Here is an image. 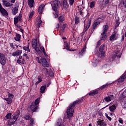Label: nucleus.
<instances>
[{"label": "nucleus", "mask_w": 126, "mask_h": 126, "mask_svg": "<svg viewBox=\"0 0 126 126\" xmlns=\"http://www.w3.org/2000/svg\"><path fill=\"white\" fill-rule=\"evenodd\" d=\"M82 102V99H79L75 101H74L73 103H71L66 110V114H67V118H68L69 120H70V118H71L72 116H73V113H74V109L73 108L75 106L76 104H78V103H81Z\"/></svg>", "instance_id": "1"}, {"label": "nucleus", "mask_w": 126, "mask_h": 126, "mask_svg": "<svg viewBox=\"0 0 126 126\" xmlns=\"http://www.w3.org/2000/svg\"><path fill=\"white\" fill-rule=\"evenodd\" d=\"M50 3L52 7L53 10H54L55 12L57 11V10H58V8L61 6V2L58 0L51 1L50 2Z\"/></svg>", "instance_id": "2"}, {"label": "nucleus", "mask_w": 126, "mask_h": 126, "mask_svg": "<svg viewBox=\"0 0 126 126\" xmlns=\"http://www.w3.org/2000/svg\"><path fill=\"white\" fill-rule=\"evenodd\" d=\"M40 103V98H37L35 100V102H32L30 107L32 111V112H36L37 110H38V106L37 105Z\"/></svg>", "instance_id": "3"}, {"label": "nucleus", "mask_w": 126, "mask_h": 126, "mask_svg": "<svg viewBox=\"0 0 126 126\" xmlns=\"http://www.w3.org/2000/svg\"><path fill=\"white\" fill-rule=\"evenodd\" d=\"M17 119H18V115L14 114L13 117L10 118L8 121V126H10L14 125V123L17 121Z\"/></svg>", "instance_id": "4"}, {"label": "nucleus", "mask_w": 126, "mask_h": 126, "mask_svg": "<svg viewBox=\"0 0 126 126\" xmlns=\"http://www.w3.org/2000/svg\"><path fill=\"white\" fill-rule=\"evenodd\" d=\"M0 63L1 65H5L6 63V59H5V55L3 53H0Z\"/></svg>", "instance_id": "5"}, {"label": "nucleus", "mask_w": 126, "mask_h": 126, "mask_svg": "<svg viewBox=\"0 0 126 126\" xmlns=\"http://www.w3.org/2000/svg\"><path fill=\"white\" fill-rule=\"evenodd\" d=\"M113 99H114V95L111 94L108 96L105 97L104 98L103 101H105L107 103H109V102H111Z\"/></svg>", "instance_id": "6"}, {"label": "nucleus", "mask_w": 126, "mask_h": 126, "mask_svg": "<svg viewBox=\"0 0 126 126\" xmlns=\"http://www.w3.org/2000/svg\"><path fill=\"white\" fill-rule=\"evenodd\" d=\"M105 44H102L99 48V52L101 55V57H105Z\"/></svg>", "instance_id": "7"}, {"label": "nucleus", "mask_w": 126, "mask_h": 126, "mask_svg": "<svg viewBox=\"0 0 126 126\" xmlns=\"http://www.w3.org/2000/svg\"><path fill=\"white\" fill-rule=\"evenodd\" d=\"M41 63L44 67H49L50 65L49 63L47 62V60L44 58L41 59Z\"/></svg>", "instance_id": "8"}, {"label": "nucleus", "mask_w": 126, "mask_h": 126, "mask_svg": "<svg viewBox=\"0 0 126 126\" xmlns=\"http://www.w3.org/2000/svg\"><path fill=\"white\" fill-rule=\"evenodd\" d=\"M32 82H33V83H35V85L36 86H37V85H38L39 83H40V82H42V79H41V78L38 77V78H35L34 79L32 80Z\"/></svg>", "instance_id": "9"}, {"label": "nucleus", "mask_w": 126, "mask_h": 126, "mask_svg": "<svg viewBox=\"0 0 126 126\" xmlns=\"http://www.w3.org/2000/svg\"><path fill=\"white\" fill-rule=\"evenodd\" d=\"M44 7H45V5H44V4H41L40 5H39L38 9V13L39 14H42V13H43V12L44 11Z\"/></svg>", "instance_id": "10"}, {"label": "nucleus", "mask_w": 126, "mask_h": 126, "mask_svg": "<svg viewBox=\"0 0 126 126\" xmlns=\"http://www.w3.org/2000/svg\"><path fill=\"white\" fill-rule=\"evenodd\" d=\"M22 54V50H17V51H15L12 53L13 57H19Z\"/></svg>", "instance_id": "11"}, {"label": "nucleus", "mask_w": 126, "mask_h": 126, "mask_svg": "<svg viewBox=\"0 0 126 126\" xmlns=\"http://www.w3.org/2000/svg\"><path fill=\"white\" fill-rule=\"evenodd\" d=\"M91 25V20L89 19L88 21L87 22V24H85L84 26V30H85V31H87V30L89 29V28L90 27Z\"/></svg>", "instance_id": "12"}, {"label": "nucleus", "mask_w": 126, "mask_h": 126, "mask_svg": "<svg viewBox=\"0 0 126 126\" xmlns=\"http://www.w3.org/2000/svg\"><path fill=\"white\" fill-rule=\"evenodd\" d=\"M63 8H64V9H67V8H68V6H69V5L68 4V3L67 2V0H63Z\"/></svg>", "instance_id": "13"}, {"label": "nucleus", "mask_w": 126, "mask_h": 126, "mask_svg": "<svg viewBox=\"0 0 126 126\" xmlns=\"http://www.w3.org/2000/svg\"><path fill=\"white\" fill-rule=\"evenodd\" d=\"M0 12L1 13L3 16H7L8 15V13H7V11L5 10V9L2 8V9H0Z\"/></svg>", "instance_id": "14"}, {"label": "nucleus", "mask_w": 126, "mask_h": 126, "mask_svg": "<svg viewBox=\"0 0 126 126\" xmlns=\"http://www.w3.org/2000/svg\"><path fill=\"white\" fill-rule=\"evenodd\" d=\"M2 4L6 7H10V6H12V5H13V4L10 3L9 2L5 0H3Z\"/></svg>", "instance_id": "15"}, {"label": "nucleus", "mask_w": 126, "mask_h": 126, "mask_svg": "<svg viewBox=\"0 0 126 126\" xmlns=\"http://www.w3.org/2000/svg\"><path fill=\"white\" fill-rule=\"evenodd\" d=\"M86 53V43H85L83 48L81 50V52H79V55L83 56V55H84V54H85Z\"/></svg>", "instance_id": "16"}, {"label": "nucleus", "mask_w": 126, "mask_h": 126, "mask_svg": "<svg viewBox=\"0 0 126 126\" xmlns=\"http://www.w3.org/2000/svg\"><path fill=\"white\" fill-rule=\"evenodd\" d=\"M108 29H109V26H108V25H103L102 27V32L103 34H105V33H107V32H108Z\"/></svg>", "instance_id": "17"}, {"label": "nucleus", "mask_w": 126, "mask_h": 126, "mask_svg": "<svg viewBox=\"0 0 126 126\" xmlns=\"http://www.w3.org/2000/svg\"><path fill=\"white\" fill-rule=\"evenodd\" d=\"M97 124L100 126H107V124L106 123V122L101 120H99L97 121Z\"/></svg>", "instance_id": "18"}, {"label": "nucleus", "mask_w": 126, "mask_h": 126, "mask_svg": "<svg viewBox=\"0 0 126 126\" xmlns=\"http://www.w3.org/2000/svg\"><path fill=\"white\" fill-rule=\"evenodd\" d=\"M32 48H36L38 46V44H37V39H33L32 41Z\"/></svg>", "instance_id": "19"}, {"label": "nucleus", "mask_w": 126, "mask_h": 126, "mask_svg": "<svg viewBox=\"0 0 126 126\" xmlns=\"http://www.w3.org/2000/svg\"><path fill=\"white\" fill-rule=\"evenodd\" d=\"M34 0H28V5L31 8H32L34 6Z\"/></svg>", "instance_id": "20"}, {"label": "nucleus", "mask_w": 126, "mask_h": 126, "mask_svg": "<svg viewBox=\"0 0 126 126\" xmlns=\"http://www.w3.org/2000/svg\"><path fill=\"white\" fill-rule=\"evenodd\" d=\"M41 24H42V20H41V18H39L36 21V26L37 28H40V27H41Z\"/></svg>", "instance_id": "21"}, {"label": "nucleus", "mask_w": 126, "mask_h": 126, "mask_svg": "<svg viewBox=\"0 0 126 126\" xmlns=\"http://www.w3.org/2000/svg\"><path fill=\"white\" fill-rule=\"evenodd\" d=\"M62 122L63 120L62 119H58L55 124V126H63V125L62 124Z\"/></svg>", "instance_id": "22"}, {"label": "nucleus", "mask_w": 126, "mask_h": 126, "mask_svg": "<svg viewBox=\"0 0 126 126\" xmlns=\"http://www.w3.org/2000/svg\"><path fill=\"white\" fill-rule=\"evenodd\" d=\"M115 40H117V36H116V33L114 32L110 37V40L115 41Z\"/></svg>", "instance_id": "23"}, {"label": "nucleus", "mask_w": 126, "mask_h": 126, "mask_svg": "<svg viewBox=\"0 0 126 126\" xmlns=\"http://www.w3.org/2000/svg\"><path fill=\"white\" fill-rule=\"evenodd\" d=\"M115 55L117 57L118 59H120L122 56V52H120V51L118 50L115 52Z\"/></svg>", "instance_id": "24"}, {"label": "nucleus", "mask_w": 126, "mask_h": 126, "mask_svg": "<svg viewBox=\"0 0 126 126\" xmlns=\"http://www.w3.org/2000/svg\"><path fill=\"white\" fill-rule=\"evenodd\" d=\"M64 49H66L67 51L71 52V50L69 49V45H68V43H67V42H64Z\"/></svg>", "instance_id": "25"}, {"label": "nucleus", "mask_w": 126, "mask_h": 126, "mask_svg": "<svg viewBox=\"0 0 126 126\" xmlns=\"http://www.w3.org/2000/svg\"><path fill=\"white\" fill-rule=\"evenodd\" d=\"M18 12V8L16 7L12 9V13L13 15H15Z\"/></svg>", "instance_id": "26"}, {"label": "nucleus", "mask_w": 126, "mask_h": 126, "mask_svg": "<svg viewBox=\"0 0 126 126\" xmlns=\"http://www.w3.org/2000/svg\"><path fill=\"white\" fill-rule=\"evenodd\" d=\"M3 99L6 101L7 104H8L9 105H10V104L12 103V99H11V98H3Z\"/></svg>", "instance_id": "27"}, {"label": "nucleus", "mask_w": 126, "mask_h": 126, "mask_svg": "<svg viewBox=\"0 0 126 126\" xmlns=\"http://www.w3.org/2000/svg\"><path fill=\"white\" fill-rule=\"evenodd\" d=\"M116 109H117V106L115 105L109 106V110L111 112H114Z\"/></svg>", "instance_id": "28"}, {"label": "nucleus", "mask_w": 126, "mask_h": 126, "mask_svg": "<svg viewBox=\"0 0 126 126\" xmlns=\"http://www.w3.org/2000/svg\"><path fill=\"white\" fill-rule=\"evenodd\" d=\"M42 73H44V74H45L47 75V74H49V70L47 68H43L42 69Z\"/></svg>", "instance_id": "29"}, {"label": "nucleus", "mask_w": 126, "mask_h": 126, "mask_svg": "<svg viewBox=\"0 0 126 126\" xmlns=\"http://www.w3.org/2000/svg\"><path fill=\"white\" fill-rule=\"evenodd\" d=\"M20 39H21V35L18 33H16V36L15 37V41L19 42L20 41Z\"/></svg>", "instance_id": "30"}, {"label": "nucleus", "mask_w": 126, "mask_h": 126, "mask_svg": "<svg viewBox=\"0 0 126 126\" xmlns=\"http://www.w3.org/2000/svg\"><path fill=\"white\" fill-rule=\"evenodd\" d=\"M100 39L102 40H105L107 39V35H106V33H104V32H102L101 33Z\"/></svg>", "instance_id": "31"}, {"label": "nucleus", "mask_w": 126, "mask_h": 126, "mask_svg": "<svg viewBox=\"0 0 126 126\" xmlns=\"http://www.w3.org/2000/svg\"><path fill=\"white\" fill-rule=\"evenodd\" d=\"M46 85L42 86L41 87L40 89V93H45V90H46Z\"/></svg>", "instance_id": "32"}, {"label": "nucleus", "mask_w": 126, "mask_h": 126, "mask_svg": "<svg viewBox=\"0 0 126 126\" xmlns=\"http://www.w3.org/2000/svg\"><path fill=\"white\" fill-rule=\"evenodd\" d=\"M40 49L41 51H42V52L43 53L44 56H45V57H48V55L46 54V51L45 50V48H44L43 46H41L40 47Z\"/></svg>", "instance_id": "33"}, {"label": "nucleus", "mask_w": 126, "mask_h": 126, "mask_svg": "<svg viewBox=\"0 0 126 126\" xmlns=\"http://www.w3.org/2000/svg\"><path fill=\"white\" fill-rule=\"evenodd\" d=\"M95 94H98V91H94L89 93V96H94Z\"/></svg>", "instance_id": "34"}, {"label": "nucleus", "mask_w": 126, "mask_h": 126, "mask_svg": "<svg viewBox=\"0 0 126 126\" xmlns=\"http://www.w3.org/2000/svg\"><path fill=\"white\" fill-rule=\"evenodd\" d=\"M110 84H112V83H106L105 85H103L102 86H101L100 87V89L103 90L105 88H106V87H107L108 86H109V85H110Z\"/></svg>", "instance_id": "35"}, {"label": "nucleus", "mask_w": 126, "mask_h": 126, "mask_svg": "<svg viewBox=\"0 0 126 126\" xmlns=\"http://www.w3.org/2000/svg\"><path fill=\"white\" fill-rule=\"evenodd\" d=\"M100 25V22L97 21V22H94L93 25V29H95L96 27H97V26H98V25Z\"/></svg>", "instance_id": "36"}, {"label": "nucleus", "mask_w": 126, "mask_h": 126, "mask_svg": "<svg viewBox=\"0 0 126 126\" xmlns=\"http://www.w3.org/2000/svg\"><path fill=\"white\" fill-rule=\"evenodd\" d=\"M23 48L25 51L30 52V49L29 48V44H28L27 46H23Z\"/></svg>", "instance_id": "37"}, {"label": "nucleus", "mask_w": 126, "mask_h": 126, "mask_svg": "<svg viewBox=\"0 0 126 126\" xmlns=\"http://www.w3.org/2000/svg\"><path fill=\"white\" fill-rule=\"evenodd\" d=\"M58 20L59 22H63V21L64 20V17L63 16H61L60 17H59Z\"/></svg>", "instance_id": "38"}, {"label": "nucleus", "mask_w": 126, "mask_h": 126, "mask_svg": "<svg viewBox=\"0 0 126 126\" xmlns=\"http://www.w3.org/2000/svg\"><path fill=\"white\" fill-rule=\"evenodd\" d=\"M33 49H34L35 51H36V52L38 54H40V53H41V50H40V48H39V47H37V46H36V47H33Z\"/></svg>", "instance_id": "39"}, {"label": "nucleus", "mask_w": 126, "mask_h": 126, "mask_svg": "<svg viewBox=\"0 0 126 126\" xmlns=\"http://www.w3.org/2000/svg\"><path fill=\"white\" fill-rule=\"evenodd\" d=\"M5 118H6V120H9V119H10V118H11V113H8L5 116Z\"/></svg>", "instance_id": "40"}, {"label": "nucleus", "mask_w": 126, "mask_h": 126, "mask_svg": "<svg viewBox=\"0 0 126 126\" xmlns=\"http://www.w3.org/2000/svg\"><path fill=\"white\" fill-rule=\"evenodd\" d=\"M94 6H95V2L94 1L91 2L90 7H91V8H93Z\"/></svg>", "instance_id": "41"}, {"label": "nucleus", "mask_w": 126, "mask_h": 126, "mask_svg": "<svg viewBox=\"0 0 126 126\" xmlns=\"http://www.w3.org/2000/svg\"><path fill=\"white\" fill-rule=\"evenodd\" d=\"M121 105L124 109H126V101H124L122 102Z\"/></svg>", "instance_id": "42"}, {"label": "nucleus", "mask_w": 126, "mask_h": 126, "mask_svg": "<svg viewBox=\"0 0 126 126\" xmlns=\"http://www.w3.org/2000/svg\"><path fill=\"white\" fill-rule=\"evenodd\" d=\"M75 24H78V23H79V17H75Z\"/></svg>", "instance_id": "43"}, {"label": "nucleus", "mask_w": 126, "mask_h": 126, "mask_svg": "<svg viewBox=\"0 0 126 126\" xmlns=\"http://www.w3.org/2000/svg\"><path fill=\"white\" fill-rule=\"evenodd\" d=\"M66 27V25L64 24L61 27V29H60V30L61 31H62V32H63V30H64V29H65V28Z\"/></svg>", "instance_id": "44"}, {"label": "nucleus", "mask_w": 126, "mask_h": 126, "mask_svg": "<svg viewBox=\"0 0 126 126\" xmlns=\"http://www.w3.org/2000/svg\"><path fill=\"white\" fill-rule=\"evenodd\" d=\"M49 75L51 76V77H53V76L55 75V74L52 70H50L49 71Z\"/></svg>", "instance_id": "45"}, {"label": "nucleus", "mask_w": 126, "mask_h": 126, "mask_svg": "<svg viewBox=\"0 0 126 126\" xmlns=\"http://www.w3.org/2000/svg\"><path fill=\"white\" fill-rule=\"evenodd\" d=\"M18 22V18L15 17L14 19V23L15 25H16Z\"/></svg>", "instance_id": "46"}, {"label": "nucleus", "mask_w": 126, "mask_h": 126, "mask_svg": "<svg viewBox=\"0 0 126 126\" xmlns=\"http://www.w3.org/2000/svg\"><path fill=\"white\" fill-rule=\"evenodd\" d=\"M33 15H34V12H32L29 17V20H30V19H31L32 18V17H33Z\"/></svg>", "instance_id": "47"}, {"label": "nucleus", "mask_w": 126, "mask_h": 126, "mask_svg": "<svg viewBox=\"0 0 126 126\" xmlns=\"http://www.w3.org/2000/svg\"><path fill=\"white\" fill-rule=\"evenodd\" d=\"M75 0H68L69 4L70 5H73V3H74V1Z\"/></svg>", "instance_id": "48"}, {"label": "nucleus", "mask_w": 126, "mask_h": 126, "mask_svg": "<svg viewBox=\"0 0 126 126\" xmlns=\"http://www.w3.org/2000/svg\"><path fill=\"white\" fill-rule=\"evenodd\" d=\"M89 38H90V36L88 37V36H85L83 41L86 42L88 41V40H89Z\"/></svg>", "instance_id": "49"}, {"label": "nucleus", "mask_w": 126, "mask_h": 126, "mask_svg": "<svg viewBox=\"0 0 126 126\" xmlns=\"http://www.w3.org/2000/svg\"><path fill=\"white\" fill-rule=\"evenodd\" d=\"M17 17L19 21H21V18H22V14L20 13L18 17Z\"/></svg>", "instance_id": "50"}, {"label": "nucleus", "mask_w": 126, "mask_h": 126, "mask_svg": "<svg viewBox=\"0 0 126 126\" xmlns=\"http://www.w3.org/2000/svg\"><path fill=\"white\" fill-rule=\"evenodd\" d=\"M98 63V60H96L95 62L93 63V66H97V64Z\"/></svg>", "instance_id": "51"}, {"label": "nucleus", "mask_w": 126, "mask_h": 126, "mask_svg": "<svg viewBox=\"0 0 126 126\" xmlns=\"http://www.w3.org/2000/svg\"><path fill=\"white\" fill-rule=\"evenodd\" d=\"M122 96L123 97H124V98L126 97V90H125L124 92L123 93Z\"/></svg>", "instance_id": "52"}, {"label": "nucleus", "mask_w": 126, "mask_h": 126, "mask_svg": "<svg viewBox=\"0 0 126 126\" xmlns=\"http://www.w3.org/2000/svg\"><path fill=\"white\" fill-rule=\"evenodd\" d=\"M30 122H31V126H33V125H34V119H31L30 120Z\"/></svg>", "instance_id": "53"}, {"label": "nucleus", "mask_w": 126, "mask_h": 126, "mask_svg": "<svg viewBox=\"0 0 126 126\" xmlns=\"http://www.w3.org/2000/svg\"><path fill=\"white\" fill-rule=\"evenodd\" d=\"M123 4L124 7L126 8V0H123Z\"/></svg>", "instance_id": "54"}, {"label": "nucleus", "mask_w": 126, "mask_h": 126, "mask_svg": "<svg viewBox=\"0 0 126 126\" xmlns=\"http://www.w3.org/2000/svg\"><path fill=\"white\" fill-rule=\"evenodd\" d=\"M118 122L120 124H124V120H123L122 118L119 119V120H118Z\"/></svg>", "instance_id": "55"}, {"label": "nucleus", "mask_w": 126, "mask_h": 126, "mask_svg": "<svg viewBox=\"0 0 126 126\" xmlns=\"http://www.w3.org/2000/svg\"><path fill=\"white\" fill-rule=\"evenodd\" d=\"M26 120H30V116L29 115H27L25 116Z\"/></svg>", "instance_id": "56"}, {"label": "nucleus", "mask_w": 126, "mask_h": 126, "mask_svg": "<svg viewBox=\"0 0 126 126\" xmlns=\"http://www.w3.org/2000/svg\"><path fill=\"white\" fill-rule=\"evenodd\" d=\"M8 98H11V97L13 96V94H12L9 93L8 94Z\"/></svg>", "instance_id": "57"}, {"label": "nucleus", "mask_w": 126, "mask_h": 126, "mask_svg": "<svg viewBox=\"0 0 126 126\" xmlns=\"http://www.w3.org/2000/svg\"><path fill=\"white\" fill-rule=\"evenodd\" d=\"M119 25H120V22L119 21H117L116 23V28L119 27Z\"/></svg>", "instance_id": "58"}, {"label": "nucleus", "mask_w": 126, "mask_h": 126, "mask_svg": "<svg viewBox=\"0 0 126 126\" xmlns=\"http://www.w3.org/2000/svg\"><path fill=\"white\" fill-rule=\"evenodd\" d=\"M17 63H23V62H21V60L18 59L17 61Z\"/></svg>", "instance_id": "59"}, {"label": "nucleus", "mask_w": 126, "mask_h": 126, "mask_svg": "<svg viewBox=\"0 0 126 126\" xmlns=\"http://www.w3.org/2000/svg\"><path fill=\"white\" fill-rule=\"evenodd\" d=\"M35 60H36V62H37V63H40V60L39 59V58L38 57H36Z\"/></svg>", "instance_id": "60"}, {"label": "nucleus", "mask_w": 126, "mask_h": 126, "mask_svg": "<svg viewBox=\"0 0 126 126\" xmlns=\"http://www.w3.org/2000/svg\"><path fill=\"white\" fill-rule=\"evenodd\" d=\"M106 66H108V65L107 64H105L103 67H102V69H104V70H105V69H106Z\"/></svg>", "instance_id": "61"}, {"label": "nucleus", "mask_w": 126, "mask_h": 126, "mask_svg": "<svg viewBox=\"0 0 126 126\" xmlns=\"http://www.w3.org/2000/svg\"><path fill=\"white\" fill-rule=\"evenodd\" d=\"M109 2H110V0H106L105 3V4H109Z\"/></svg>", "instance_id": "62"}, {"label": "nucleus", "mask_w": 126, "mask_h": 126, "mask_svg": "<svg viewBox=\"0 0 126 126\" xmlns=\"http://www.w3.org/2000/svg\"><path fill=\"white\" fill-rule=\"evenodd\" d=\"M10 47L12 48L13 49H14V46L13 45V44L12 43H10Z\"/></svg>", "instance_id": "63"}, {"label": "nucleus", "mask_w": 126, "mask_h": 126, "mask_svg": "<svg viewBox=\"0 0 126 126\" xmlns=\"http://www.w3.org/2000/svg\"><path fill=\"white\" fill-rule=\"evenodd\" d=\"M23 56H24V57H26V58L27 59H29L28 56H28L27 54L25 53V54L23 55Z\"/></svg>", "instance_id": "64"}]
</instances>
